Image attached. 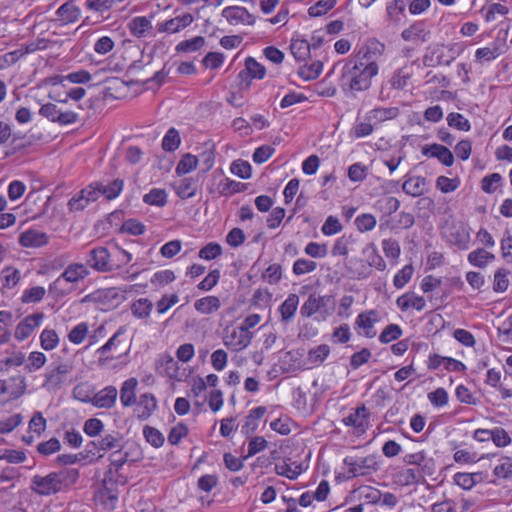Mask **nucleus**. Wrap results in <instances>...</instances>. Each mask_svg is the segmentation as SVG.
Here are the masks:
<instances>
[{
  "label": "nucleus",
  "mask_w": 512,
  "mask_h": 512,
  "mask_svg": "<svg viewBox=\"0 0 512 512\" xmlns=\"http://www.w3.org/2000/svg\"><path fill=\"white\" fill-rule=\"evenodd\" d=\"M378 72L379 67L350 60L342 68L339 85L345 92H362L369 89Z\"/></svg>",
  "instance_id": "1"
},
{
  "label": "nucleus",
  "mask_w": 512,
  "mask_h": 512,
  "mask_svg": "<svg viewBox=\"0 0 512 512\" xmlns=\"http://www.w3.org/2000/svg\"><path fill=\"white\" fill-rule=\"evenodd\" d=\"M78 478V470L68 468L45 476L35 475L31 479L30 487L39 495L49 496L68 489L77 482Z\"/></svg>",
  "instance_id": "2"
},
{
  "label": "nucleus",
  "mask_w": 512,
  "mask_h": 512,
  "mask_svg": "<svg viewBox=\"0 0 512 512\" xmlns=\"http://www.w3.org/2000/svg\"><path fill=\"white\" fill-rule=\"evenodd\" d=\"M335 302L330 295L312 293L300 308V314L305 318L314 317L317 321H326L334 312Z\"/></svg>",
  "instance_id": "3"
},
{
  "label": "nucleus",
  "mask_w": 512,
  "mask_h": 512,
  "mask_svg": "<svg viewBox=\"0 0 512 512\" xmlns=\"http://www.w3.org/2000/svg\"><path fill=\"white\" fill-rule=\"evenodd\" d=\"M308 36L309 38L303 34H298L291 40L290 50L297 61H305L312 55H316L317 50L322 45L321 38L314 35Z\"/></svg>",
  "instance_id": "4"
},
{
  "label": "nucleus",
  "mask_w": 512,
  "mask_h": 512,
  "mask_svg": "<svg viewBox=\"0 0 512 512\" xmlns=\"http://www.w3.org/2000/svg\"><path fill=\"white\" fill-rule=\"evenodd\" d=\"M118 494L117 483L112 476L111 469H109L102 481V487L95 494V499L105 509L113 510L118 501Z\"/></svg>",
  "instance_id": "5"
},
{
  "label": "nucleus",
  "mask_w": 512,
  "mask_h": 512,
  "mask_svg": "<svg viewBox=\"0 0 512 512\" xmlns=\"http://www.w3.org/2000/svg\"><path fill=\"white\" fill-rule=\"evenodd\" d=\"M462 52L460 44H437L431 51V55L425 56L428 65H449Z\"/></svg>",
  "instance_id": "6"
},
{
  "label": "nucleus",
  "mask_w": 512,
  "mask_h": 512,
  "mask_svg": "<svg viewBox=\"0 0 512 512\" xmlns=\"http://www.w3.org/2000/svg\"><path fill=\"white\" fill-rule=\"evenodd\" d=\"M344 465L350 477L364 476L378 469L377 461L372 455L366 457L347 456L344 459Z\"/></svg>",
  "instance_id": "7"
},
{
  "label": "nucleus",
  "mask_w": 512,
  "mask_h": 512,
  "mask_svg": "<svg viewBox=\"0 0 512 512\" xmlns=\"http://www.w3.org/2000/svg\"><path fill=\"white\" fill-rule=\"evenodd\" d=\"M384 51L385 45L377 39L372 38L360 47L354 60L363 64H371L375 67H379L378 63L381 61Z\"/></svg>",
  "instance_id": "8"
},
{
  "label": "nucleus",
  "mask_w": 512,
  "mask_h": 512,
  "mask_svg": "<svg viewBox=\"0 0 512 512\" xmlns=\"http://www.w3.org/2000/svg\"><path fill=\"white\" fill-rule=\"evenodd\" d=\"M252 332H245L239 326L227 329L223 336L224 346L232 352H240L245 350L253 339Z\"/></svg>",
  "instance_id": "9"
},
{
  "label": "nucleus",
  "mask_w": 512,
  "mask_h": 512,
  "mask_svg": "<svg viewBox=\"0 0 512 512\" xmlns=\"http://www.w3.org/2000/svg\"><path fill=\"white\" fill-rule=\"evenodd\" d=\"M157 371L171 380L181 382L187 377L186 368L179 364L170 354H163L156 363Z\"/></svg>",
  "instance_id": "10"
},
{
  "label": "nucleus",
  "mask_w": 512,
  "mask_h": 512,
  "mask_svg": "<svg viewBox=\"0 0 512 512\" xmlns=\"http://www.w3.org/2000/svg\"><path fill=\"white\" fill-rule=\"evenodd\" d=\"M403 461L407 465L417 466V470L425 477L432 476L436 472V461L424 450L406 454Z\"/></svg>",
  "instance_id": "11"
},
{
  "label": "nucleus",
  "mask_w": 512,
  "mask_h": 512,
  "mask_svg": "<svg viewBox=\"0 0 512 512\" xmlns=\"http://www.w3.org/2000/svg\"><path fill=\"white\" fill-rule=\"evenodd\" d=\"M39 114L51 122L60 125L74 124L78 120V114L74 111L61 112L54 103H46L39 109Z\"/></svg>",
  "instance_id": "12"
},
{
  "label": "nucleus",
  "mask_w": 512,
  "mask_h": 512,
  "mask_svg": "<svg viewBox=\"0 0 512 512\" xmlns=\"http://www.w3.org/2000/svg\"><path fill=\"white\" fill-rule=\"evenodd\" d=\"M369 418L370 411L365 405H361L344 417L342 422L347 427H353L355 434L362 435L369 428Z\"/></svg>",
  "instance_id": "13"
},
{
  "label": "nucleus",
  "mask_w": 512,
  "mask_h": 512,
  "mask_svg": "<svg viewBox=\"0 0 512 512\" xmlns=\"http://www.w3.org/2000/svg\"><path fill=\"white\" fill-rule=\"evenodd\" d=\"M44 318H45V315L42 312L33 313V314L26 316L22 321H20L17 324V326L15 328V332H14L15 339H17L18 341H23V340L27 339L28 337H30L33 334V332L38 327H40Z\"/></svg>",
  "instance_id": "14"
},
{
  "label": "nucleus",
  "mask_w": 512,
  "mask_h": 512,
  "mask_svg": "<svg viewBox=\"0 0 512 512\" xmlns=\"http://www.w3.org/2000/svg\"><path fill=\"white\" fill-rule=\"evenodd\" d=\"M111 254L105 247H97L90 251L87 263L93 269L106 272L114 269V265L111 262Z\"/></svg>",
  "instance_id": "15"
},
{
  "label": "nucleus",
  "mask_w": 512,
  "mask_h": 512,
  "mask_svg": "<svg viewBox=\"0 0 512 512\" xmlns=\"http://www.w3.org/2000/svg\"><path fill=\"white\" fill-rule=\"evenodd\" d=\"M125 333L126 328L124 326L119 327L113 336L103 346L97 349L96 353L100 356V361L119 358L120 354L115 355V353L118 352V348L122 343L121 337L124 336Z\"/></svg>",
  "instance_id": "16"
},
{
  "label": "nucleus",
  "mask_w": 512,
  "mask_h": 512,
  "mask_svg": "<svg viewBox=\"0 0 512 512\" xmlns=\"http://www.w3.org/2000/svg\"><path fill=\"white\" fill-rule=\"evenodd\" d=\"M89 274L85 265L79 263L70 264L63 273L50 285V289H55L63 281L77 283L83 280Z\"/></svg>",
  "instance_id": "17"
},
{
  "label": "nucleus",
  "mask_w": 512,
  "mask_h": 512,
  "mask_svg": "<svg viewBox=\"0 0 512 512\" xmlns=\"http://www.w3.org/2000/svg\"><path fill=\"white\" fill-rule=\"evenodd\" d=\"M99 190H96L94 187L87 186L82 189L79 193L74 195L68 202V208L72 212H78L84 210L91 202L97 200V193Z\"/></svg>",
  "instance_id": "18"
},
{
  "label": "nucleus",
  "mask_w": 512,
  "mask_h": 512,
  "mask_svg": "<svg viewBox=\"0 0 512 512\" xmlns=\"http://www.w3.org/2000/svg\"><path fill=\"white\" fill-rule=\"evenodd\" d=\"M379 321V314L376 310L361 312L355 319V327L362 330L367 338L376 336L375 324Z\"/></svg>",
  "instance_id": "19"
},
{
  "label": "nucleus",
  "mask_w": 512,
  "mask_h": 512,
  "mask_svg": "<svg viewBox=\"0 0 512 512\" xmlns=\"http://www.w3.org/2000/svg\"><path fill=\"white\" fill-rule=\"evenodd\" d=\"M265 75V67L257 62L253 57H248L245 60V68L239 72L238 78L240 79L241 83L246 82V86H249L252 79L261 80L265 77Z\"/></svg>",
  "instance_id": "20"
},
{
  "label": "nucleus",
  "mask_w": 512,
  "mask_h": 512,
  "mask_svg": "<svg viewBox=\"0 0 512 512\" xmlns=\"http://www.w3.org/2000/svg\"><path fill=\"white\" fill-rule=\"evenodd\" d=\"M139 382L137 378L130 377L126 379L120 387L119 397L120 403L123 407H131L137 403V388Z\"/></svg>",
  "instance_id": "21"
},
{
  "label": "nucleus",
  "mask_w": 512,
  "mask_h": 512,
  "mask_svg": "<svg viewBox=\"0 0 512 512\" xmlns=\"http://www.w3.org/2000/svg\"><path fill=\"white\" fill-rule=\"evenodd\" d=\"M118 397L117 388L109 385L98 391L94 392L93 406L102 409H110L115 406Z\"/></svg>",
  "instance_id": "22"
},
{
  "label": "nucleus",
  "mask_w": 512,
  "mask_h": 512,
  "mask_svg": "<svg viewBox=\"0 0 512 512\" xmlns=\"http://www.w3.org/2000/svg\"><path fill=\"white\" fill-rule=\"evenodd\" d=\"M448 242L459 250H467L470 247L471 236L465 225L453 226L447 235Z\"/></svg>",
  "instance_id": "23"
},
{
  "label": "nucleus",
  "mask_w": 512,
  "mask_h": 512,
  "mask_svg": "<svg viewBox=\"0 0 512 512\" xmlns=\"http://www.w3.org/2000/svg\"><path fill=\"white\" fill-rule=\"evenodd\" d=\"M306 468L307 467H304L301 463L292 461L291 459H285L276 463L274 470L275 473L279 476L286 477L290 480H295L306 470Z\"/></svg>",
  "instance_id": "24"
},
{
  "label": "nucleus",
  "mask_w": 512,
  "mask_h": 512,
  "mask_svg": "<svg viewBox=\"0 0 512 512\" xmlns=\"http://www.w3.org/2000/svg\"><path fill=\"white\" fill-rule=\"evenodd\" d=\"M222 16L227 19L231 24H247L253 25L255 23V17L250 14L247 9L238 6L226 7L222 11Z\"/></svg>",
  "instance_id": "25"
},
{
  "label": "nucleus",
  "mask_w": 512,
  "mask_h": 512,
  "mask_svg": "<svg viewBox=\"0 0 512 512\" xmlns=\"http://www.w3.org/2000/svg\"><path fill=\"white\" fill-rule=\"evenodd\" d=\"M137 416L141 420H147L158 407V402L154 394L143 393L136 403Z\"/></svg>",
  "instance_id": "26"
},
{
  "label": "nucleus",
  "mask_w": 512,
  "mask_h": 512,
  "mask_svg": "<svg viewBox=\"0 0 512 512\" xmlns=\"http://www.w3.org/2000/svg\"><path fill=\"white\" fill-rule=\"evenodd\" d=\"M422 154L428 157L437 158L443 165L450 167L454 163L452 152L440 144L425 145L422 148Z\"/></svg>",
  "instance_id": "27"
},
{
  "label": "nucleus",
  "mask_w": 512,
  "mask_h": 512,
  "mask_svg": "<svg viewBox=\"0 0 512 512\" xmlns=\"http://www.w3.org/2000/svg\"><path fill=\"white\" fill-rule=\"evenodd\" d=\"M91 186L96 190H99L97 193V200L101 195H103L107 200H113L117 198L124 188V182L121 179H115L108 184H104L102 182H94L91 183Z\"/></svg>",
  "instance_id": "28"
},
{
  "label": "nucleus",
  "mask_w": 512,
  "mask_h": 512,
  "mask_svg": "<svg viewBox=\"0 0 512 512\" xmlns=\"http://www.w3.org/2000/svg\"><path fill=\"white\" fill-rule=\"evenodd\" d=\"M396 305L402 312H406L409 309L422 311L426 306V301L422 296L414 292H407L396 299Z\"/></svg>",
  "instance_id": "29"
},
{
  "label": "nucleus",
  "mask_w": 512,
  "mask_h": 512,
  "mask_svg": "<svg viewBox=\"0 0 512 512\" xmlns=\"http://www.w3.org/2000/svg\"><path fill=\"white\" fill-rule=\"evenodd\" d=\"M299 302L300 299L297 294L291 293L287 296V298L278 307L281 323L288 324L293 320L296 315Z\"/></svg>",
  "instance_id": "30"
},
{
  "label": "nucleus",
  "mask_w": 512,
  "mask_h": 512,
  "mask_svg": "<svg viewBox=\"0 0 512 512\" xmlns=\"http://www.w3.org/2000/svg\"><path fill=\"white\" fill-rule=\"evenodd\" d=\"M402 189L407 195L418 197L428 191V182L422 176H410L404 181Z\"/></svg>",
  "instance_id": "31"
},
{
  "label": "nucleus",
  "mask_w": 512,
  "mask_h": 512,
  "mask_svg": "<svg viewBox=\"0 0 512 512\" xmlns=\"http://www.w3.org/2000/svg\"><path fill=\"white\" fill-rule=\"evenodd\" d=\"M19 243L26 248H39L48 243V236L44 232L30 229L21 233Z\"/></svg>",
  "instance_id": "32"
},
{
  "label": "nucleus",
  "mask_w": 512,
  "mask_h": 512,
  "mask_svg": "<svg viewBox=\"0 0 512 512\" xmlns=\"http://www.w3.org/2000/svg\"><path fill=\"white\" fill-rule=\"evenodd\" d=\"M153 307V303L148 298H139L130 304V311L136 319L148 323Z\"/></svg>",
  "instance_id": "33"
},
{
  "label": "nucleus",
  "mask_w": 512,
  "mask_h": 512,
  "mask_svg": "<svg viewBox=\"0 0 512 512\" xmlns=\"http://www.w3.org/2000/svg\"><path fill=\"white\" fill-rule=\"evenodd\" d=\"M495 259L496 256L485 248H477L467 255L469 264L477 268H485Z\"/></svg>",
  "instance_id": "34"
},
{
  "label": "nucleus",
  "mask_w": 512,
  "mask_h": 512,
  "mask_svg": "<svg viewBox=\"0 0 512 512\" xmlns=\"http://www.w3.org/2000/svg\"><path fill=\"white\" fill-rule=\"evenodd\" d=\"M454 483L464 490H471L476 484L483 481L482 472H457L453 476Z\"/></svg>",
  "instance_id": "35"
},
{
  "label": "nucleus",
  "mask_w": 512,
  "mask_h": 512,
  "mask_svg": "<svg viewBox=\"0 0 512 512\" xmlns=\"http://www.w3.org/2000/svg\"><path fill=\"white\" fill-rule=\"evenodd\" d=\"M398 115L399 109L397 107H377L370 110L366 114V118L369 121L381 123L387 120H392L396 118Z\"/></svg>",
  "instance_id": "36"
},
{
  "label": "nucleus",
  "mask_w": 512,
  "mask_h": 512,
  "mask_svg": "<svg viewBox=\"0 0 512 512\" xmlns=\"http://www.w3.org/2000/svg\"><path fill=\"white\" fill-rule=\"evenodd\" d=\"M266 412L267 409L264 406L252 408L246 417L245 423L242 425V433L247 435L253 433L258 428V423Z\"/></svg>",
  "instance_id": "37"
},
{
  "label": "nucleus",
  "mask_w": 512,
  "mask_h": 512,
  "mask_svg": "<svg viewBox=\"0 0 512 512\" xmlns=\"http://www.w3.org/2000/svg\"><path fill=\"white\" fill-rule=\"evenodd\" d=\"M221 307L220 299L217 296L209 295L195 301L194 308L197 312L204 315L212 314Z\"/></svg>",
  "instance_id": "38"
},
{
  "label": "nucleus",
  "mask_w": 512,
  "mask_h": 512,
  "mask_svg": "<svg viewBox=\"0 0 512 512\" xmlns=\"http://www.w3.org/2000/svg\"><path fill=\"white\" fill-rule=\"evenodd\" d=\"M363 255L367 258L368 266L374 267L379 271H384L386 269V262L379 254L377 247L375 244H368L362 251Z\"/></svg>",
  "instance_id": "39"
},
{
  "label": "nucleus",
  "mask_w": 512,
  "mask_h": 512,
  "mask_svg": "<svg viewBox=\"0 0 512 512\" xmlns=\"http://www.w3.org/2000/svg\"><path fill=\"white\" fill-rule=\"evenodd\" d=\"M175 192L181 199L192 198L197 192V182L191 177L181 179L175 184Z\"/></svg>",
  "instance_id": "40"
},
{
  "label": "nucleus",
  "mask_w": 512,
  "mask_h": 512,
  "mask_svg": "<svg viewBox=\"0 0 512 512\" xmlns=\"http://www.w3.org/2000/svg\"><path fill=\"white\" fill-rule=\"evenodd\" d=\"M40 346L45 351H52L59 346L60 337L58 333L52 329L46 327L40 334Z\"/></svg>",
  "instance_id": "41"
},
{
  "label": "nucleus",
  "mask_w": 512,
  "mask_h": 512,
  "mask_svg": "<svg viewBox=\"0 0 512 512\" xmlns=\"http://www.w3.org/2000/svg\"><path fill=\"white\" fill-rule=\"evenodd\" d=\"M99 451H109L113 449H121L122 441L118 433L106 434L97 442H93Z\"/></svg>",
  "instance_id": "42"
},
{
  "label": "nucleus",
  "mask_w": 512,
  "mask_h": 512,
  "mask_svg": "<svg viewBox=\"0 0 512 512\" xmlns=\"http://www.w3.org/2000/svg\"><path fill=\"white\" fill-rule=\"evenodd\" d=\"M330 355V347L327 344L318 345L309 350L307 362L313 366L323 363Z\"/></svg>",
  "instance_id": "43"
},
{
  "label": "nucleus",
  "mask_w": 512,
  "mask_h": 512,
  "mask_svg": "<svg viewBox=\"0 0 512 512\" xmlns=\"http://www.w3.org/2000/svg\"><path fill=\"white\" fill-rule=\"evenodd\" d=\"M47 362V357L43 352L32 351L27 357V362L24 367L27 373H33L40 370Z\"/></svg>",
  "instance_id": "44"
},
{
  "label": "nucleus",
  "mask_w": 512,
  "mask_h": 512,
  "mask_svg": "<svg viewBox=\"0 0 512 512\" xmlns=\"http://www.w3.org/2000/svg\"><path fill=\"white\" fill-rule=\"evenodd\" d=\"M283 276V268L278 263L270 264L262 273L261 278L270 285H277Z\"/></svg>",
  "instance_id": "45"
},
{
  "label": "nucleus",
  "mask_w": 512,
  "mask_h": 512,
  "mask_svg": "<svg viewBox=\"0 0 512 512\" xmlns=\"http://www.w3.org/2000/svg\"><path fill=\"white\" fill-rule=\"evenodd\" d=\"M167 193L164 189L153 188L143 196V202L148 205L163 207L167 203Z\"/></svg>",
  "instance_id": "46"
},
{
  "label": "nucleus",
  "mask_w": 512,
  "mask_h": 512,
  "mask_svg": "<svg viewBox=\"0 0 512 512\" xmlns=\"http://www.w3.org/2000/svg\"><path fill=\"white\" fill-rule=\"evenodd\" d=\"M373 121L367 120L365 117L364 121H357L350 130V137L352 139H360L371 135L374 131L372 124Z\"/></svg>",
  "instance_id": "47"
},
{
  "label": "nucleus",
  "mask_w": 512,
  "mask_h": 512,
  "mask_svg": "<svg viewBox=\"0 0 512 512\" xmlns=\"http://www.w3.org/2000/svg\"><path fill=\"white\" fill-rule=\"evenodd\" d=\"M89 325L87 322H80L68 333V340L74 345H80L88 337Z\"/></svg>",
  "instance_id": "48"
},
{
  "label": "nucleus",
  "mask_w": 512,
  "mask_h": 512,
  "mask_svg": "<svg viewBox=\"0 0 512 512\" xmlns=\"http://www.w3.org/2000/svg\"><path fill=\"white\" fill-rule=\"evenodd\" d=\"M3 282H2V292L5 290L13 289L18 285L21 280V272L20 270L13 267H5L3 269Z\"/></svg>",
  "instance_id": "49"
},
{
  "label": "nucleus",
  "mask_w": 512,
  "mask_h": 512,
  "mask_svg": "<svg viewBox=\"0 0 512 512\" xmlns=\"http://www.w3.org/2000/svg\"><path fill=\"white\" fill-rule=\"evenodd\" d=\"M222 253L223 249L219 243L209 242L199 250L198 257L205 261H211L219 258Z\"/></svg>",
  "instance_id": "50"
},
{
  "label": "nucleus",
  "mask_w": 512,
  "mask_h": 512,
  "mask_svg": "<svg viewBox=\"0 0 512 512\" xmlns=\"http://www.w3.org/2000/svg\"><path fill=\"white\" fill-rule=\"evenodd\" d=\"M73 396L80 402L93 404L94 390L88 383H79L73 388Z\"/></svg>",
  "instance_id": "51"
},
{
  "label": "nucleus",
  "mask_w": 512,
  "mask_h": 512,
  "mask_svg": "<svg viewBox=\"0 0 512 512\" xmlns=\"http://www.w3.org/2000/svg\"><path fill=\"white\" fill-rule=\"evenodd\" d=\"M46 295V289L43 286H35L25 289L21 295V302L24 304L40 302Z\"/></svg>",
  "instance_id": "52"
},
{
  "label": "nucleus",
  "mask_w": 512,
  "mask_h": 512,
  "mask_svg": "<svg viewBox=\"0 0 512 512\" xmlns=\"http://www.w3.org/2000/svg\"><path fill=\"white\" fill-rule=\"evenodd\" d=\"M198 165V159L195 155L191 153H186L182 156L180 161L176 166V173L178 175H185L194 169H196Z\"/></svg>",
  "instance_id": "53"
},
{
  "label": "nucleus",
  "mask_w": 512,
  "mask_h": 512,
  "mask_svg": "<svg viewBox=\"0 0 512 512\" xmlns=\"http://www.w3.org/2000/svg\"><path fill=\"white\" fill-rule=\"evenodd\" d=\"M181 138L175 128H170L162 139V148L164 151L173 152L180 146Z\"/></svg>",
  "instance_id": "54"
},
{
  "label": "nucleus",
  "mask_w": 512,
  "mask_h": 512,
  "mask_svg": "<svg viewBox=\"0 0 512 512\" xmlns=\"http://www.w3.org/2000/svg\"><path fill=\"white\" fill-rule=\"evenodd\" d=\"M73 370V365L71 362H59L50 367L46 374L45 380L46 382H52L59 375H66Z\"/></svg>",
  "instance_id": "55"
},
{
  "label": "nucleus",
  "mask_w": 512,
  "mask_h": 512,
  "mask_svg": "<svg viewBox=\"0 0 512 512\" xmlns=\"http://www.w3.org/2000/svg\"><path fill=\"white\" fill-rule=\"evenodd\" d=\"M491 441L496 447L504 448L511 444L512 439L508 432L502 427H494L490 433Z\"/></svg>",
  "instance_id": "56"
},
{
  "label": "nucleus",
  "mask_w": 512,
  "mask_h": 512,
  "mask_svg": "<svg viewBox=\"0 0 512 512\" xmlns=\"http://www.w3.org/2000/svg\"><path fill=\"white\" fill-rule=\"evenodd\" d=\"M509 271L505 268L498 269L494 274L493 291L497 293L505 292L509 287Z\"/></svg>",
  "instance_id": "57"
},
{
  "label": "nucleus",
  "mask_w": 512,
  "mask_h": 512,
  "mask_svg": "<svg viewBox=\"0 0 512 512\" xmlns=\"http://www.w3.org/2000/svg\"><path fill=\"white\" fill-rule=\"evenodd\" d=\"M60 20L64 23L74 22L78 19L80 10L75 5L65 3L57 11Z\"/></svg>",
  "instance_id": "58"
},
{
  "label": "nucleus",
  "mask_w": 512,
  "mask_h": 512,
  "mask_svg": "<svg viewBox=\"0 0 512 512\" xmlns=\"http://www.w3.org/2000/svg\"><path fill=\"white\" fill-rule=\"evenodd\" d=\"M143 436L155 448L161 447L165 441L164 435L160 430L148 425L143 428Z\"/></svg>",
  "instance_id": "59"
},
{
  "label": "nucleus",
  "mask_w": 512,
  "mask_h": 512,
  "mask_svg": "<svg viewBox=\"0 0 512 512\" xmlns=\"http://www.w3.org/2000/svg\"><path fill=\"white\" fill-rule=\"evenodd\" d=\"M427 398L434 408H442L448 405L449 394L444 388H437L428 393Z\"/></svg>",
  "instance_id": "60"
},
{
  "label": "nucleus",
  "mask_w": 512,
  "mask_h": 512,
  "mask_svg": "<svg viewBox=\"0 0 512 512\" xmlns=\"http://www.w3.org/2000/svg\"><path fill=\"white\" fill-rule=\"evenodd\" d=\"M414 268L411 264L405 265L401 268L393 278V285L397 289H402L412 278Z\"/></svg>",
  "instance_id": "61"
},
{
  "label": "nucleus",
  "mask_w": 512,
  "mask_h": 512,
  "mask_svg": "<svg viewBox=\"0 0 512 512\" xmlns=\"http://www.w3.org/2000/svg\"><path fill=\"white\" fill-rule=\"evenodd\" d=\"M502 176L499 173H492L485 176L481 181V189L488 194L496 192L502 183Z\"/></svg>",
  "instance_id": "62"
},
{
  "label": "nucleus",
  "mask_w": 512,
  "mask_h": 512,
  "mask_svg": "<svg viewBox=\"0 0 512 512\" xmlns=\"http://www.w3.org/2000/svg\"><path fill=\"white\" fill-rule=\"evenodd\" d=\"M402 328L398 324L387 325L379 336V341L383 344L390 343L402 336Z\"/></svg>",
  "instance_id": "63"
},
{
  "label": "nucleus",
  "mask_w": 512,
  "mask_h": 512,
  "mask_svg": "<svg viewBox=\"0 0 512 512\" xmlns=\"http://www.w3.org/2000/svg\"><path fill=\"white\" fill-rule=\"evenodd\" d=\"M446 120L450 127H453L457 130L467 132L471 129L469 120L460 113H449Z\"/></svg>",
  "instance_id": "64"
}]
</instances>
